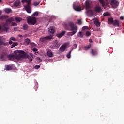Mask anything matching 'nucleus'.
Segmentation results:
<instances>
[{
    "mask_svg": "<svg viewBox=\"0 0 124 124\" xmlns=\"http://www.w3.org/2000/svg\"><path fill=\"white\" fill-rule=\"evenodd\" d=\"M69 26L70 27L71 31H73L72 32H68V35L69 36H72L74 35L77 32V30H78V27L74 25V23L72 22H69Z\"/></svg>",
    "mask_w": 124,
    "mask_h": 124,
    "instance_id": "obj_1",
    "label": "nucleus"
},
{
    "mask_svg": "<svg viewBox=\"0 0 124 124\" xmlns=\"http://www.w3.org/2000/svg\"><path fill=\"white\" fill-rule=\"evenodd\" d=\"M31 0H22V2H27V5L24 6V8L28 13H31Z\"/></svg>",
    "mask_w": 124,
    "mask_h": 124,
    "instance_id": "obj_2",
    "label": "nucleus"
},
{
    "mask_svg": "<svg viewBox=\"0 0 124 124\" xmlns=\"http://www.w3.org/2000/svg\"><path fill=\"white\" fill-rule=\"evenodd\" d=\"M86 9V13L90 15V16H93V12L92 10H89V8H91V6L90 5V2L89 1H86L85 2Z\"/></svg>",
    "mask_w": 124,
    "mask_h": 124,
    "instance_id": "obj_3",
    "label": "nucleus"
},
{
    "mask_svg": "<svg viewBox=\"0 0 124 124\" xmlns=\"http://www.w3.org/2000/svg\"><path fill=\"white\" fill-rule=\"evenodd\" d=\"M27 21L29 25H32L33 26L36 24V18L30 16L27 19Z\"/></svg>",
    "mask_w": 124,
    "mask_h": 124,
    "instance_id": "obj_4",
    "label": "nucleus"
},
{
    "mask_svg": "<svg viewBox=\"0 0 124 124\" xmlns=\"http://www.w3.org/2000/svg\"><path fill=\"white\" fill-rule=\"evenodd\" d=\"M56 32V30H55V27L51 26L48 28V33L50 35V36H54V34Z\"/></svg>",
    "mask_w": 124,
    "mask_h": 124,
    "instance_id": "obj_5",
    "label": "nucleus"
},
{
    "mask_svg": "<svg viewBox=\"0 0 124 124\" xmlns=\"http://www.w3.org/2000/svg\"><path fill=\"white\" fill-rule=\"evenodd\" d=\"M23 57L22 56H18V54L16 55L14 54H9L7 56L8 59L11 61V60H15V59H19V58H21Z\"/></svg>",
    "mask_w": 124,
    "mask_h": 124,
    "instance_id": "obj_6",
    "label": "nucleus"
},
{
    "mask_svg": "<svg viewBox=\"0 0 124 124\" xmlns=\"http://www.w3.org/2000/svg\"><path fill=\"white\" fill-rule=\"evenodd\" d=\"M110 4L113 8H117L119 5V2L116 0H111Z\"/></svg>",
    "mask_w": 124,
    "mask_h": 124,
    "instance_id": "obj_7",
    "label": "nucleus"
},
{
    "mask_svg": "<svg viewBox=\"0 0 124 124\" xmlns=\"http://www.w3.org/2000/svg\"><path fill=\"white\" fill-rule=\"evenodd\" d=\"M1 31H7L9 30V27H8V24L7 23H4L2 26H1Z\"/></svg>",
    "mask_w": 124,
    "mask_h": 124,
    "instance_id": "obj_8",
    "label": "nucleus"
},
{
    "mask_svg": "<svg viewBox=\"0 0 124 124\" xmlns=\"http://www.w3.org/2000/svg\"><path fill=\"white\" fill-rule=\"evenodd\" d=\"M51 39H53V37L51 36H47L41 38L40 41H41V42H44V41H46V40H51Z\"/></svg>",
    "mask_w": 124,
    "mask_h": 124,
    "instance_id": "obj_9",
    "label": "nucleus"
},
{
    "mask_svg": "<svg viewBox=\"0 0 124 124\" xmlns=\"http://www.w3.org/2000/svg\"><path fill=\"white\" fill-rule=\"evenodd\" d=\"M102 10L101 7L99 6H96L94 9V12H96L97 13H100Z\"/></svg>",
    "mask_w": 124,
    "mask_h": 124,
    "instance_id": "obj_10",
    "label": "nucleus"
},
{
    "mask_svg": "<svg viewBox=\"0 0 124 124\" xmlns=\"http://www.w3.org/2000/svg\"><path fill=\"white\" fill-rule=\"evenodd\" d=\"M53 43H54V47H55V48L56 49H58V48L61 46V44H60V43H59V42L57 40H54Z\"/></svg>",
    "mask_w": 124,
    "mask_h": 124,
    "instance_id": "obj_11",
    "label": "nucleus"
},
{
    "mask_svg": "<svg viewBox=\"0 0 124 124\" xmlns=\"http://www.w3.org/2000/svg\"><path fill=\"white\" fill-rule=\"evenodd\" d=\"M112 25L115 27H120V22L118 19H116L115 20H113V22H112Z\"/></svg>",
    "mask_w": 124,
    "mask_h": 124,
    "instance_id": "obj_12",
    "label": "nucleus"
},
{
    "mask_svg": "<svg viewBox=\"0 0 124 124\" xmlns=\"http://www.w3.org/2000/svg\"><path fill=\"white\" fill-rule=\"evenodd\" d=\"M17 51L18 53L20 54H17V56H19V57L20 56H22L21 57H19V59H21V58H24V54H25V51L23 50H17Z\"/></svg>",
    "mask_w": 124,
    "mask_h": 124,
    "instance_id": "obj_13",
    "label": "nucleus"
},
{
    "mask_svg": "<svg viewBox=\"0 0 124 124\" xmlns=\"http://www.w3.org/2000/svg\"><path fill=\"white\" fill-rule=\"evenodd\" d=\"M47 55L48 56V57H49V58H53V57H54V54H53V52H52L51 50H49L47 52Z\"/></svg>",
    "mask_w": 124,
    "mask_h": 124,
    "instance_id": "obj_14",
    "label": "nucleus"
},
{
    "mask_svg": "<svg viewBox=\"0 0 124 124\" xmlns=\"http://www.w3.org/2000/svg\"><path fill=\"white\" fill-rule=\"evenodd\" d=\"M73 7L76 11H81L82 10V8L80 6H74Z\"/></svg>",
    "mask_w": 124,
    "mask_h": 124,
    "instance_id": "obj_15",
    "label": "nucleus"
},
{
    "mask_svg": "<svg viewBox=\"0 0 124 124\" xmlns=\"http://www.w3.org/2000/svg\"><path fill=\"white\" fill-rule=\"evenodd\" d=\"M65 49H66V45H63L61 46L60 50L61 52H64V51H65Z\"/></svg>",
    "mask_w": 124,
    "mask_h": 124,
    "instance_id": "obj_16",
    "label": "nucleus"
},
{
    "mask_svg": "<svg viewBox=\"0 0 124 124\" xmlns=\"http://www.w3.org/2000/svg\"><path fill=\"white\" fill-rule=\"evenodd\" d=\"M27 58L29 60L30 62H32L33 54H32V53H30L29 55L27 56Z\"/></svg>",
    "mask_w": 124,
    "mask_h": 124,
    "instance_id": "obj_17",
    "label": "nucleus"
},
{
    "mask_svg": "<svg viewBox=\"0 0 124 124\" xmlns=\"http://www.w3.org/2000/svg\"><path fill=\"white\" fill-rule=\"evenodd\" d=\"M64 34H65V31H63L61 33L57 34V37H58L59 38H61V37H62Z\"/></svg>",
    "mask_w": 124,
    "mask_h": 124,
    "instance_id": "obj_18",
    "label": "nucleus"
},
{
    "mask_svg": "<svg viewBox=\"0 0 124 124\" xmlns=\"http://www.w3.org/2000/svg\"><path fill=\"white\" fill-rule=\"evenodd\" d=\"M94 23L96 25V27H100V23L99 22V20L98 19H95L94 21Z\"/></svg>",
    "mask_w": 124,
    "mask_h": 124,
    "instance_id": "obj_19",
    "label": "nucleus"
},
{
    "mask_svg": "<svg viewBox=\"0 0 124 124\" xmlns=\"http://www.w3.org/2000/svg\"><path fill=\"white\" fill-rule=\"evenodd\" d=\"M6 56V54L5 53H3L0 55V59L2 60V61L4 60V57Z\"/></svg>",
    "mask_w": 124,
    "mask_h": 124,
    "instance_id": "obj_20",
    "label": "nucleus"
},
{
    "mask_svg": "<svg viewBox=\"0 0 124 124\" xmlns=\"http://www.w3.org/2000/svg\"><path fill=\"white\" fill-rule=\"evenodd\" d=\"M6 23H11V22H14V18L13 17H11L8 18L6 20Z\"/></svg>",
    "mask_w": 124,
    "mask_h": 124,
    "instance_id": "obj_21",
    "label": "nucleus"
},
{
    "mask_svg": "<svg viewBox=\"0 0 124 124\" xmlns=\"http://www.w3.org/2000/svg\"><path fill=\"white\" fill-rule=\"evenodd\" d=\"M91 54L92 55H93V56H95V55L97 54V51L92 49L91 51Z\"/></svg>",
    "mask_w": 124,
    "mask_h": 124,
    "instance_id": "obj_22",
    "label": "nucleus"
},
{
    "mask_svg": "<svg viewBox=\"0 0 124 124\" xmlns=\"http://www.w3.org/2000/svg\"><path fill=\"white\" fill-rule=\"evenodd\" d=\"M6 70H12V66L8 65L5 66Z\"/></svg>",
    "mask_w": 124,
    "mask_h": 124,
    "instance_id": "obj_23",
    "label": "nucleus"
},
{
    "mask_svg": "<svg viewBox=\"0 0 124 124\" xmlns=\"http://www.w3.org/2000/svg\"><path fill=\"white\" fill-rule=\"evenodd\" d=\"M21 2L19 1H16V2H15L14 5V6H16V7L19 6Z\"/></svg>",
    "mask_w": 124,
    "mask_h": 124,
    "instance_id": "obj_24",
    "label": "nucleus"
},
{
    "mask_svg": "<svg viewBox=\"0 0 124 124\" xmlns=\"http://www.w3.org/2000/svg\"><path fill=\"white\" fill-rule=\"evenodd\" d=\"M28 28H29V25H28V24H24L23 26V29L24 31H27V30H28Z\"/></svg>",
    "mask_w": 124,
    "mask_h": 124,
    "instance_id": "obj_25",
    "label": "nucleus"
},
{
    "mask_svg": "<svg viewBox=\"0 0 124 124\" xmlns=\"http://www.w3.org/2000/svg\"><path fill=\"white\" fill-rule=\"evenodd\" d=\"M22 20H23V19L22 18L16 17V23H20V22H21V21H22Z\"/></svg>",
    "mask_w": 124,
    "mask_h": 124,
    "instance_id": "obj_26",
    "label": "nucleus"
},
{
    "mask_svg": "<svg viewBox=\"0 0 124 124\" xmlns=\"http://www.w3.org/2000/svg\"><path fill=\"white\" fill-rule=\"evenodd\" d=\"M30 43L31 40H30V39L27 38L25 40V43H26L27 45H28V44H30Z\"/></svg>",
    "mask_w": 124,
    "mask_h": 124,
    "instance_id": "obj_27",
    "label": "nucleus"
},
{
    "mask_svg": "<svg viewBox=\"0 0 124 124\" xmlns=\"http://www.w3.org/2000/svg\"><path fill=\"white\" fill-rule=\"evenodd\" d=\"M108 22L110 23V24H112L114 22V19H113V17H111L108 19Z\"/></svg>",
    "mask_w": 124,
    "mask_h": 124,
    "instance_id": "obj_28",
    "label": "nucleus"
},
{
    "mask_svg": "<svg viewBox=\"0 0 124 124\" xmlns=\"http://www.w3.org/2000/svg\"><path fill=\"white\" fill-rule=\"evenodd\" d=\"M7 16L2 15L0 16V20H3V19H6Z\"/></svg>",
    "mask_w": 124,
    "mask_h": 124,
    "instance_id": "obj_29",
    "label": "nucleus"
},
{
    "mask_svg": "<svg viewBox=\"0 0 124 124\" xmlns=\"http://www.w3.org/2000/svg\"><path fill=\"white\" fill-rule=\"evenodd\" d=\"M18 45V43L17 42H15L13 43V44L12 45L11 48H13L15 47V46H17Z\"/></svg>",
    "mask_w": 124,
    "mask_h": 124,
    "instance_id": "obj_30",
    "label": "nucleus"
},
{
    "mask_svg": "<svg viewBox=\"0 0 124 124\" xmlns=\"http://www.w3.org/2000/svg\"><path fill=\"white\" fill-rule=\"evenodd\" d=\"M78 37H80L81 38H83V37L84 36L83 35V33L82 32H79L78 34Z\"/></svg>",
    "mask_w": 124,
    "mask_h": 124,
    "instance_id": "obj_31",
    "label": "nucleus"
},
{
    "mask_svg": "<svg viewBox=\"0 0 124 124\" xmlns=\"http://www.w3.org/2000/svg\"><path fill=\"white\" fill-rule=\"evenodd\" d=\"M98 1L99 2H100L101 4H102V6H104V5H105L104 0H98Z\"/></svg>",
    "mask_w": 124,
    "mask_h": 124,
    "instance_id": "obj_32",
    "label": "nucleus"
},
{
    "mask_svg": "<svg viewBox=\"0 0 124 124\" xmlns=\"http://www.w3.org/2000/svg\"><path fill=\"white\" fill-rule=\"evenodd\" d=\"M72 51V50H70L68 53L67 54L66 57L67 58H68V59H70V57H71V52Z\"/></svg>",
    "mask_w": 124,
    "mask_h": 124,
    "instance_id": "obj_33",
    "label": "nucleus"
},
{
    "mask_svg": "<svg viewBox=\"0 0 124 124\" xmlns=\"http://www.w3.org/2000/svg\"><path fill=\"white\" fill-rule=\"evenodd\" d=\"M5 12L6 13H10V12H11V9L7 8L5 9Z\"/></svg>",
    "mask_w": 124,
    "mask_h": 124,
    "instance_id": "obj_34",
    "label": "nucleus"
},
{
    "mask_svg": "<svg viewBox=\"0 0 124 124\" xmlns=\"http://www.w3.org/2000/svg\"><path fill=\"white\" fill-rule=\"evenodd\" d=\"M92 46L91 45H89L88 46H85L84 48L85 50H89L91 48V46Z\"/></svg>",
    "mask_w": 124,
    "mask_h": 124,
    "instance_id": "obj_35",
    "label": "nucleus"
},
{
    "mask_svg": "<svg viewBox=\"0 0 124 124\" xmlns=\"http://www.w3.org/2000/svg\"><path fill=\"white\" fill-rule=\"evenodd\" d=\"M40 4V2H34L33 3V5L34 6H37V5H39Z\"/></svg>",
    "mask_w": 124,
    "mask_h": 124,
    "instance_id": "obj_36",
    "label": "nucleus"
},
{
    "mask_svg": "<svg viewBox=\"0 0 124 124\" xmlns=\"http://www.w3.org/2000/svg\"><path fill=\"white\" fill-rule=\"evenodd\" d=\"M104 16H110V13L109 12H106L103 14Z\"/></svg>",
    "mask_w": 124,
    "mask_h": 124,
    "instance_id": "obj_37",
    "label": "nucleus"
},
{
    "mask_svg": "<svg viewBox=\"0 0 124 124\" xmlns=\"http://www.w3.org/2000/svg\"><path fill=\"white\" fill-rule=\"evenodd\" d=\"M38 15V12H35L32 15V16H37Z\"/></svg>",
    "mask_w": 124,
    "mask_h": 124,
    "instance_id": "obj_38",
    "label": "nucleus"
},
{
    "mask_svg": "<svg viewBox=\"0 0 124 124\" xmlns=\"http://www.w3.org/2000/svg\"><path fill=\"white\" fill-rule=\"evenodd\" d=\"M36 60L38 62H42V59L40 57H37Z\"/></svg>",
    "mask_w": 124,
    "mask_h": 124,
    "instance_id": "obj_39",
    "label": "nucleus"
},
{
    "mask_svg": "<svg viewBox=\"0 0 124 124\" xmlns=\"http://www.w3.org/2000/svg\"><path fill=\"white\" fill-rule=\"evenodd\" d=\"M89 29V27L87 26H84L82 27V31H85V30H88Z\"/></svg>",
    "mask_w": 124,
    "mask_h": 124,
    "instance_id": "obj_40",
    "label": "nucleus"
},
{
    "mask_svg": "<svg viewBox=\"0 0 124 124\" xmlns=\"http://www.w3.org/2000/svg\"><path fill=\"white\" fill-rule=\"evenodd\" d=\"M86 36H90L91 35V33L89 31H86Z\"/></svg>",
    "mask_w": 124,
    "mask_h": 124,
    "instance_id": "obj_41",
    "label": "nucleus"
},
{
    "mask_svg": "<svg viewBox=\"0 0 124 124\" xmlns=\"http://www.w3.org/2000/svg\"><path fill=\"white\" fill-rule=\"evenodd\" d=\"M78 23L79 25H81L82 24V20L81 19H78Z\"/></svg>",
    "mask_w": 124,
    "mask_h": 124,
    "instance_id": "obj_42",
    "label": "nucleus"
},
{
    "mask_svg": "<svg viewBox=\"0 0 124 124\" xmlns=\"http://www.w3.org/2000/svg\"><path fill=\"white\" fill-rule=\"evenodd\" d=\"M10 39L13 41H16V38H15L13 37H11Z\"/></svg>",
    "mask_w": 124,
    "mask_h": 124,
    "instance_id": "obj_43",
    "label": "nucleus"
},
{
    "mask_svg": "<svg viewBox=\"0 0 124 124\" xmlns=\"http://www.w3.org/2000/svg\"><path fill=\"white\" fill-rule=\"evenodd\" d=\"M11 26H13V27H14L15 26H17V24L16 23V22H12Z\"/></svg>",
    "mask_w": 124,
    "mask_h": 124,
    "instance_id": "obj_44",
    "label": "nucleus"
},
{
    "mask_svg": "<svg viewBox=\"0 0 124 124\" xmlns=\"http://www.w3.org/2000/svg\"><path fill=\"white\" fill-rule=\"evenodd\" d=\"M35 69H39V68H40V66L36 65V66H35Z\"/></svg>",
    "mask_w": 124,
    "mask_h": 124,
    "instance_id": "obj_45",
    "label": "nucleus"
},
{
    "mask_svg": "<svg viewBox=\"0 0 124 124\" xmlns=\"http://www.w3.org/2000/svg\"><path fill=\"white\" fill-rule=\"evenodd\" d=\"M78 45L76 44H75L73 45V49H76L77 48Z\"/></svg>",
    "mask_w": 124,
    "mask_h": 124,
    "instance_id": "obj_46",
    "label": "nucleus"
},
{
    "mask_svg": "<svg viewBox=\"0 0 124 124\" xmlns=\"http://www.w3.org/2000/svg\"><path fill=\"white\" fill-rule=\"evenodd\" d=\"M31 46L32 47H35V46H36V45H35V44L34 43H31Z\"/></svg>",
    "mask_w": 124,
    "mask_h": 124,
    "instance_id": "obj_47",
    "label": "nucleus"
},
{
    "mask_svg": "<svg viewBox=\"0 0 124 124\" xmlns=\"http://www.w3.org/2000/svg\"><path fill=\"white\" fill-rule=\"evenodd\" d=\"M33 52H37L38 51V49H37L36 48H34L32 49Z\"/></svg>",
    "mask_w": 124,
    "mask_h": 124,
    "instance_id": "obj_48",
    "label": "nucleus"
},
{
    "mask_svg": "<svg viewBox=\"0 0 124 124\" xmlns=\"http://www.w3.org/2000/svg\"><path fill=\"white\" fill-rule=\"evenodd\" d=\"M12 43H13V42H12V41L10 39L9 41V44H10V45H11V44H12Z\"/></svg>",
    "mask_w": 124,
    "mask_h": 124,
    "instance_id": "obj_49",
    "label": "nucleus"
},
{
    "mask_svg": "<svg viewBox=\"0 0 124 124\" xmlns=\"http://www.w3.org/2000/svg\"><path fill=\"white\" fill-rule=\"evenodd\" d=\"M3 45H5V46H7V45H9V44L8 43H3Z\"/></svg>",
    "mask_w": 124,
    "mask_h": 124,
    "instance_id": "obj_50",
    "label": "nucleus"
},
{
    "mask_svg": "<svg viewBox=\"0 0 124 124\" xmlns=\"http://www.w3.org/2000/svg\"><path fill=\"white\" fill-rule=\"evenodd\" d=\"M3 45V42L0 41V46Z\"/></svg>",
    "mask_w": 124,
    "mask_h": 124,
    "instance_id": "obj_51",
    "label": "nucleus"
},
{
    "mask_svg": "<svg viewBox=\"0 0 124 124\" xmlns=\"http://www.w3.org/2000/svg\"><path fill=\"white\" fill-rule=\"evenodd\" d=\"M120 20H124V16H120Z\"/></svg>",
    "mask_w": 124,
    "mask_h": 124,
    "instance_id": "obj_52",
    "label": "nucleus"
},
{
    "mask_svg": "<svg viewBox=\"0 0 124 124\" xmlns=\"http://www.w3.org/2000/svg\"><path fill=\"white\" fill-rule=\"evenodd\" d=\"M18 36L19 37H20V38L23 37V35H19Z\"/></svg>",
    "mask_w": 124,
    "mask_h": 124,
    "instance_id": "obj_53",
    "label": "nucleus"
},
{
    "mask_svg": "<svg viewBox=\"0 0 124 124\" xmlns=\"http://www.w3.org/2000/svg\"><path fill=\"white\" fill-rule=\"evenodd\" d=\"M89 42H93V40H92L91 39H90Z\"/></svg>",
    "mask_w": 124,
    "mask_h": 124,
    "instance_id": "obj_54",
    "label": "nucleus"
},
{
    "mask_svg": "<svg viewBox=\"0 0 124 124\" xmlns=\"http://www.w3.org/2000/svg\"><path fill=\"white\" fill-rule=\"evenodd\" d=\"M0 15H1V11L0 10Z\"/></svg>",
    "mask_w": 124,
    "mask_h": 124,
    "instance_id": "obj_55",
    "label": "nucleus"
},
{
    "mask_svg": "<svg viewBox=\"0 0 124 124\" xmlns=\"http://www.w3.org/2000/svg\"><path fill=\"white\" fill-rule=\"evenodd\" d=\"M23 37H27V35H25V36H24Z\"/></svg>",
    "mask_w": 124,
    "mask_h": 124,
    "instance_id": "obj_56",
    "label": "nucleus"
},
{
    "mask_svg": "<svg viewBox=\"0 0 124 124\" xmlns=\"http://www.w3.org/2000/svg\"><path fill=\"white\" fill-rule=\"evenodd\" d=\"M0 30H1V26H0Z\"/></svg>",
    "mask_w": 124,
    "mask_h": 124,
    "instance_id": "obj_57",
    "label": "nucleus"
},
{
    "mask_svg": "<svg viewBox=\"0 0 124 124\" xmlns=\"http://www.w3.org/2000/svg\"><path fill=\"white\" fill-rule=\"evenodd\" d=\"M0 2H1V0H0Z\"/></svg>",
    "mask_w": 124,
    "mask_h": 124,
    "instance_id": "obj_58",
    "label": "nucleus"
}]
</instances>
